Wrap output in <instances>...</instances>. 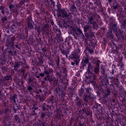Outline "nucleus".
Here are the masks:
<instances>
[{"instance_id": "obj_9", "label": "nucleus", "mask_w": 126, "mask_h": 126, "mask_svg": "<svg viewBox=\"0 0 126 126\" xmlns=\"http://www.w3.org/2000/svg\"><path fill=\"white\" fill-rule=\"evenodd\" d=\"M5 79H6V80H8L10 79V76H6L5 77Z\"/></svg>"}, {"instance_id": "obj_10", "label": "nucleus", "mask_w": 126, "mask_h": 126, "mask_svg": "<svg viewBox=\"0 0 126 126\" xmlns=\"http://www.w3.org/2000/svg\"><path fill=\"white\" fill-rule=\"evenodd\" d=\"M56 92L58 94H59V93H60V92H61V89H56Z\"/></svg>"}, {"instance_id": "obj_11", "label": "nucleus", "mask_w": 126, "mask_h": 126, "mask_svg": "<svg viewBox=\"0 0 126 126\" xmlns=\"http://www.w3.org/2000/svg\"><path fill=\"white\" fill-rule=\"evenodd\" d=\"M89 51L90 54H93V53H94V50H93L90 49V50H89Z\"/></svg>"}, {"instance_id": "obj_8", "label": "nucleus", "mask_w": 126, "mask_h": 126, "mask_svg": "<svg viewBox=\"0 0 126 126\" xmlns=\"http://www.w3.org/2000/svg\"><path fill=\"white\" fill-rule=\"evenodd\" d=\"M88 28H89V26L84 27V31L85 32H86V31H87V29H88Z\"/></svg>"}, {"instance_id": "obj_14", "label": "nucleus", "mask_w": 126, "mask_h": 126, "mask_svg": "<svg viewBox=\"0 0 126 126\" xmlns=\"http://www.w3.org/2000/svg\"><path fill=\"white\" fill-rule=\"evenodd\" d=\"M28 90H32V88L31 87H29L28 88Z\"/></svg>"}, {"instance_id": "obj_7", "label": "nucleus", "mask_w": 126, "mask_h": 126, "mask_svg": "<svg viewBox=\"0 0 126 126\" xmlns=\"http://www.w3.org/2000/svg\"><path fill=\"white\" fill-rule=\"evenodd\" d=\"M100 61L98 60L95 63H96V65H97V66H99L100 65Z\"/></svg>"}, {"instance_id": "obj_15", "label": "nucleus", "mask_w": 126, "mask_h": 126, "mask_svg": "<svg viewBox=\"0 0 126 126\" xmlns=\"http://www.w3.org/2000/svg\"><path fill=\"white\" fill-rule=\"evenodd\" d=\"M109 95H110V93L108 92L107 94H105V97H108Z\"/></svg>"}, {"instance_id": "obj_19", "label": "nucleus", "mask_w": 126, "mask_h": 126, "mask_svg": "<svg viewBox=\"0 0 126 126\" xmlns=\"http://www.w3.org/2000/svg\"><path fill=\"white\" fill-rule=\"evenodd\" d=\"M75 63H76V65H77V61L75 62Z\"/></svg>"}, {"instance_id": "obj_1", "label": "nucleus", "mask_w": 126, "mask_h": 126, "mask_svg": "<svg viewBox=\"0 0 126 126\" xmlns=\"http://www.w3.org/2000/svg\"><path fill=\"white\" fill-rule=\"evenodd\" d=\"M61 16H62V17H65V18H66V17H68L67 16V14L66 13V12L65 11H62L61 12Z\"/></svg>"}, {"instance_id": "obj_23", "label": "nucleus", "mask_w": 126, "mask_h": 126, "mask_svg": "<svg viewBox=\"0 0 126 126\" xmlns=\"http://www.w3.org/2000/svg\"><path fill=\"white\" fill-rule=\"evenodd\" d=\"M94 3H97V2H94Z\"/></svg>"}, {"instance_id": "obj_18", "label": "nucleus", "mask_w": 126, "mask_h": 126, "mask_svg": "<svg viewBox=\"0 0 126 126\" xmlns=\"http://www.w3.org/2000/svg\"><path fill=\"white\" fill-rule=\"evenodd\" d=\"M1 13H2L3 14L4 13V12H3V10H1Z\"/></svg>"}, {"instance_id": "obj_6", "label": "nucleus", "mask_w": 126, "mask_h": 126, "mask_svg": "<svg viewBox=\"0 0 126 126\" xmlns=\"http://www.w3.org/2000/svg\"><path fill=\"white\" fill-rule=\"evenodd\" d=\"M28 27L30 29H32L33 28V26L32 25V24H28Z\"/></svg>"}, {"instance_id": "obj_5", "label": "nucleus", "mask_w": 126, "mask_h": 126, "mask_svg": "<svg viewBox=\"0 0 126 126\" xmlns=\"http://www.w3.org/2000/svg\"><path fill=\"white\" fill-rule=\"evenodd\" d=\"M92 21H93V18H89L88 24H91V23H92Z\"/></svg>"}, {"instance_id": "obj_20", "label": "nucleus", "mask_w": 126, "mask_h": 126, "mask_svg": "<svg viewBox=\"0 0 126 126\" xmlns=\"http://www.w3.org/2000/svg\"><path fill=\"white\" fill-rule=\"evenodd\" d=\"M14 102L15 103V99H14Z\"/></svg>"}, {"instance_id": "obj_22", "label": "nucleus", "mask_w": 126, "mask_h": 126, "mask_svg": "<svg viewBox=\"0 0 126 126\" xmlns=\"http://www.w3.org/2000/svg\"><path fill=\"white\" fill-rule=\"evenodd\" d=\"M13 97H14V98H15V96H14Z\"/></svg>"}, {"instance_id": "obj_13", "label": "nucleus", "mask_w": 126, "mask_h": 126, "mask_svg": "<svg viewBox=\"0 0 126 126\" xmlns=\"http://www.w3.org/2000/svg\"><path fill=\"white\" fill-rule=\"evenodd\" d=\"M77 105H78V106H80V105H81V102L80 101H79L77 103Z\"/></svg>"}, {"instance_id": "obj_21", "label": "nucleus", "mask_w": 126, "mask_h": 126, "mask_svg": "<svg viewBox=\"0 0 126 126\" xmlns=\"http://www.w3.org/2000/svg\"><path fill=\"white\" fill-rule=\"evenodd\" d=\"M71 64L73 65L74 64L73 63H72Z\"/></svg>"}, {"instance_id": "obj_17", "label": "nucleus", "mask_w": 126, "mask_h": 126, "mask_svg": "<svg viewBox=\"0 0 126 126\" xmlns=\"http://www.w3.org/2000/svg\"><path fill=\"white\" fill-rule=\"evenodd\" d=\"M23 3H24V1H21V2H20V4L22 5V4H23Z\"/></svg>"}, {"instance_id": "obj_3", "label": "nucleus", "mask_w": 126, "mask_h": 126, "mask_svg": "<svg viewBox=\"0 0 126 126\" xmlns=\"http://www.w3.org/2000/svg\"><path fill=\"white\" fill-rule=\"evenodd\" d=\"M44 73H45V74H46V76L48 78H49L50 77V75H49V71L46 70L44 71Z\"/></svg>"}, {"instance_id": "obj_4", "label": "nucleus", "mask_w": 126, "mask_h": 126, "mask_svg": "<svg viewBox=\"0 0 126 126\" xmlns=\"http://www.w3.org/2000/svg\"><path fill=\"white\" fill-rule=\"evenodd\" d=\"M9 8H10V10L13 11V10H14V5H9Z\"/></svg>"}, {"instance_id": "obj_25", "label": "nucleus", "mask_w": 126, "mask_h": 126, "mask_svg": "<svg viewBox=\"0 0 126 126\" xmlns=\"http://www.w3.org/2000/svg\"><path fill=\"white\" fill-rule=\"evenodd\" d=\"M37 78H39V77H37Z\"/></svg>"}, {"instance_id": "obj_2", "label": "nucleus", "mask_w": 126, "mask_h": 126, "mask_svg": "<svg viewBox=\"0 0 126 126\" xmlns=\"http://www.w3.org/2000/svg\"><path fill=\"white\" fill-rule=\"evenodd\" d=\"M99 69H100V67L99 66H97L94 68V71L95 73H98L99 72Z\"/></svg>"}, {"instance_id": "obj_12", "label": "nucleus", "mask_w": 126, "mask_h": 126, "mask_svg": "<svg viewBox=\"0 0 126 126\" xmlns=\"http://www.w3.org/2000/svg\"><path fill=\"white\" fill-rule=\"evenodd\" d=\"M2 20H3V21H6L7 19L5 17H4L3 19H2Z\"/></svg>"}, {"instance_id": "obj_24", "label": "nucleus", "mask_w": 126, "mask_h": 126, "mask_svg": "<svg viewBox=\"0 0 126 126\" xmlns=\"http://www.w3.org/2000/svg\"><path fill=\"white\" fill-rule=\"evenodd\" d=\"M93 25H94V24H93Z\"/></svg>"}, {"instance_id": "obj_16", "label": "nucleus", "mask_w": 126, "mask_h": 126, "mask_svg": "<svg viewBox=\"0 0 126 126\" xmlns=\"http://www.w3.org/2000/svg\"><path fill=\"white\" fill-rule=\"evenodd\" d=\"M39 75L40 76H44V73H40V74H39Z\"/></svg>"}]
</instances>
